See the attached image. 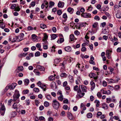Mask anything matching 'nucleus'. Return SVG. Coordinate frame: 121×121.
<instances>
[{
	"mask_svg": "<svg viewBox=\"0 0 121 121\" xmlns=\"http://www.w3.org/2000/svg\"><path fill=\"white\" fill-rule=\"evenodd\" d=\"M52 106L55 109H57L60 106V104L56 99H55L53 101L52 103Z\"/></svg>",
	"mask_w": 121,
	"mask_h": 121,
	"instance_id": "obj_1",
	"label": "nucleus"
},
{
	"mask_svg": "<svg viewBox=\"0 0 121 121\" xmlns=\"http://www.w3.org/2000/svg\"><path fill=\"white\" fill-rule=\"evenodd\" d=\"M20 96V95L19 94V92L17 90H15V93L13 96V100L16 101L17 99H18Z\"/></svg>",
	"mask_w": 121,
	"mask_h": 121,
	"instance_id": "obj_2",
	"label": "nucleus"
},
{
	"mask_svg": "<svg viewBox=\"0 0 121 121\" xmlns=\"http://www.w3.org/2000/svg\"><path fill=\"white\" fill-rule=\"evenodd\" d=\"M87 25L86 23L81 22L78 23H77L76 26V28H78L79 29L81 28V27L85 26H86V24Z\"/></svg>",
	"mask_w": 121,
	"mask_h": 121,
	"instance_id": "obj_3",
	"label": "nucleus"
},
{
	"mask_svg": "<svg viewBox=\"0 0 121 121\" xmlns=\"http://www.w3.org/2000/svg\"><path fill=\"white\" fill-rule=\"evenodd\" d=\"M81 16L84 18H90L91 17V14L89 13H84L81 14Z\"/></svg>",
	"mask_w": 121,
	"mask_h": 121,
	"instance_id": "obj_4",
	"label": "nucleus"
},
{
	"mask_svg": "<svg viewBox=\"0 0 121 121\" xmlns=\"http://www.w3.org/2000/svg\"><path fill=\"white\" fill-rule=\"evenodd\" d=\"M100 91L103 93V94H105L108 95L111 94V92L109 90H108L107 91H105L104 90L102 89Z\"/></svg>",
	"mask_w": 121,
	"mask_h": 121,
	"instance_id": "obj_5",
	"label": "nucleus"
},
{
	"mask_svg": "<svg viewBox=\"0 0 121 121\" xmlns=\"http://www.w3.org/2000/svg\"><path fill=\"white\" fill-rule=\"evenodd\" d=\"M36 68L41 71H44L45 68L43 66H42L39 65H37L36 66Z\"/></svg>",
	"mask_w": 121,
	"mask_h": 121,
	"instance_id": "obj_6",
	"label": "nucleus"
},
{
	"mask_svg": "<svg viewBox=\"0 0 121 121\" xmlns=\"http://www.w3.org/2000/svg\"><path fill=\"white\" fill-rule=\"evenodd\" d=\"M67 116L71 120H73L74 118L71 113L69 112H68Z\"/></svg>",
	"mask_w": 121,
	"mask_h": 121,
	"instance_id": "obj_7",
	"label": "nucleus"
},
{
	"mask_svg": "<svg viewBox=\"0 0 121 121\" xmlns=\"http://www.w3.org/2000/svg\"><path fill=\"white\" fill-rule=\"evenodd\" d=\"M89 76L91 78H93L95 79L96 80L97 78V76H95V74L93 73H91L89 75Z\"/></svg>",
	"mask_w": 121,
	"mask_h": 121,
	"instance_id": "obj_8",
	"label": "nucleus"
},
{
	"mask_svg": "<svg viewBox=\"0 0 121 121\" xmlns=\"http://www.w3.org/2000/svg\"><path fill=\"white\" fill-rule=\"evenodd\" d=\"M48 38V36L46 33H44V37L43 38V42H44L45 43H46L47 42L46 40Z\"/></svg>",
	"mask_w": 121,
	"mask_h": 121,
	"instance_id": "obj_9",
	"label": "nucleus"
},
{
	"mask_svg": "<svg viewBox=\"0 0 121 121\" xmlns=\"http://www.w3.org/2000/svg\"><path fill=\"white\" fill-rule=\"evenodd\" d=\"M91 85V90H93L95 87V84L94 82L91 81L90 83Z\"/></svg>",
	"mask_w": 121,
	"mask_h": 121,
	"instance_id": "obj_10",
	"label": "nucleus"
},
{
	"mask_svg": "<svg viewBox=\"0 0 121 121\" xmlns=\"http://www.w3.org/2000/svg\"><path fill=\"white\" fill-rule=\"evenodd\" d=\"M94 58L92 56H91V60L89 61V63L91 64H92L93 65H95V63L94 61H93L94 60Z\"/></svg>",
	"mask_w": 121,
	"mask_h": 121,
	"instance_id": "obj_11",
	"label": "nucleus"
},
{
	"mask_svg": "<svg viewBox=\"0 0 121 121\" xmlns=\"http://www.w3.org/2000/svg\"><path fill=\"white\" fill-rule=\"evenodd\" d=\"M17 85L16 83H13L11 85L9 86L10 89H13L15 88Z\"/></svg>",
	"mask_w": 121,
	"mask_h": 121,
	"instance_id": "obj_12",
	"label": "nucleus"
},
{
	"mask_svg": "<svg viewBox=\"0 0 121 121\" xmlns=\"http://www.w3.org/2000/svg\"><path fill=\"white\" fill-rule=\"evenodd\" d=\"M106 55L108 59L111 58V54L109 53V51L107 50L106 51Z\"/></svg>",
	"mask_w": 121,
	"mask_h": 121,
	"instance_id": "obj_13",
	"label": "nucleus"
},
{
	"mask_svg": "<svg viewBox=\"0 0 121 121\" xmlns=\"http://www.w3.org/2000/svg\"><path fill=\"white\" fill-rule=\"evenodd\" d=\"M102 108L105 109H107L108 108V105L105 103H103L102 105Z\"/></svg>",
	"mask_w": 121,
	"mask_h": 121,
	"instance_id": "obj_14",
	"label": "nucleus"
},
{
	"mask_svg": "<svg viewBox=\"0 0 121 121\" xmlns=\"http://www.w3.org/2000/svg\"><path fill=\"white\" fill-rule=\"evenodd\" d=\"M23 33H22L20 34V35L18 37V39H17V41H20L23 39Z\"/></svg>",
	"mask_w": 121,
	"mask_h": 121,
	"instance_id": "obj_15",
	"label": "nucleus"
},
{
	"mask_svg": "<svg viewBox=\"0 0 121 121\" xmlns=\"http://www.w3.org/2000/svg\"><path fill=\"white\" fill-rule=\"evenodd\" d=\"M24 85L26 86L28 85L29 82V80L27 79H26L24 80Z\"/></svg>",
	"mask_w": 121,
	"mask_h": 121,
	"instance_id": "obj_16",
	"label": "nucleus"
},
{
	"mask_svg": "<svg viewBox=\"0 0 121 121\" xmlns=\"http://www.w3.org/2000/svg\"><path fill=\"white\" fill-rule=\"evenodd\" d=\"M81 87L83 92H86V88L85 86L84 85H82L81 86Z\"/></svg>",
	"mask_w": 121,
	"mask_h": 121,
	"instance_id": "obj_17",
	"label": "nucleus"
},
{
	"mask_svg": "<svg viewBox=\"0 0 121 121\" xmlns=\"http://www.w3.org/2000/svg\"><path fill=\"white\" fill-rule=\"evenodd\" d=\"M42 89H43L44 91H45L46 89V86L44 84H42L41 86H39Z\"/></svg>",
	"mask_w": 121,
	"mask_h": 121,
	"instance_id": "obj_18",
	"label": "nucleus"
},
{
	"mask_svg": "<svg viewBox=\"0 0 121 121\" xmlns=\"http://www.w3.org/2000/svg\"><path fill=\"white\" fill-rule=\"evenodd\" d=\"M71 49V48L69 46H67L65 47V50L66 51L70 52Z\"/></svg>",
	"mask_w": 121,
	"mask_h": 121,
	"instance_id": "obj_19",
	"label": "nucleus"
},
{
	"mask_svg": "<svg viewBox=\"0 0 121 121\" xmlns=\"http://www.w3.org/2000/svg\"><path fill=\"white\" fill-rule=\"evenodd\" d=\"M69 81L71 82H74V79L72 76L69 75Z\"/></svg>",
	"mask_w": 121,
	"mask_h": 121,
	"instance_id": "obj_20",
	"label": "nucleus"
},
{
	"mask_svg": "<svg viewBox=\"0 0 121 121\" xmlns=\"http://www.w3.org/2000/svg\"><path fill=\"white\" fill-rule=\"evenodd\" d=\"M58 6L59 8H62L64 7V5L62 4L61 2L59 1L58 4Z\"/></svg>",
	"mask_w": 121,
	"mask_h": 121,
	"instance_id": "obj_21",
	"label": "nucleus"
},
{
	"mask_svg": "<svg viewBox=\"0 0 121 121\" xmlns=\"http://www.w3.org/2000/svg\"><path fill=\"white\" fill-rule=\"evenodd\" d=\"M49 7L50 8H52V6L54 5L55 3L53 2L50 1L49 2Z\"/></svg>",
	"mask_w": 121,
	"mask_h": 121,
	"instance_id": "obj_22",
	"label": "nucleus"
},
{
	"mask_svg": "<svg viewBox=\"0 0 121 121\" xmlns=\"http://www.w3.org/2000/svg\"><path fill=\"white\" fill-rule=\"evenodd\" d=\"M70 41H73L74 40L75 37L73 35H70Z\"/></svg>",
	"mask_w": 121,
	"mask_h": 121,
	"instance_id": "obj_23",
	"label": "nucleus"
},
{
	"mask_svg": "<svg viewBox=\"0 0 121 121\" xmlns=\"http://www.w3.org/2000/svg\"><path fill=\"white\" fill-rule=\"evenodd\" d=\"M94 102L95 103H96V106L97 107H98L99 106V100H96L94 101Z\"/></svg>",
	"mask_w": 121,
	"mask_h": 121,
	"instance_id": "obj_24",
	"label": "nucleus"
},
{
	"mask_svg": "<svg viewBox=\"0 0 121 121\" xmlns=\"http://www.w3.org/2000/svg\"><path fill=\"white\" fill-rule=\"evenodd\" d=\"M73 9L71 7L68 8L67 9L68 11L70 13H72L73 12Z\"/></svg>",
	"mask_w": 121,
	"mask_h": 121,
	"instance_id": "obj_25",
	"label": "nucleus"
},
{
	"mask_svg": "<svg viewBox=\"0 0 121 121\" xmlns=\"http://www.w3.org/2000/svg\"><path fill=\"white\" fill-rule=\"evenodd\" d=\"M60 60L59 58H56L54 60V63L56 64H58L60 61Z\"/></svg>",
	"mask_w": 121,
	"mask_h": 121,
	"instance_id": "obj_26",
	"label": "nucleus"
},
{
	"mask_svg": "<svg viewBox=\"0 0 121 121\" xmlns=\"http://www.w3.org/2000/svg\"><path fill=\"white\" fill-rule=\"evenodd\" d=\"M64 41V40L63 38H61L59 40H58L57 42L58 43H60L63 42Z\"/></svg>",
	"mask_w": 121,
	"mask_h": 121,
	"instance_id": "obj_27",
	"label": "nucleus"
},
{
	"mask_svg": "<svg viewBox=\"0 0 121 121\" xmlns=\"http://www.w3.org/2000/svg\"><path fill=\"white\" fill-rule=\"evenodd\" d=\"M77 93L78 94H81L82 96H84L85 95V93L83 92H82V91L80 89H79L77 91Z\"/></svg>",
	"mask_w": 121,
	"mask_h": 121,
	"instance_id": "obj_28",
	"label": "nucleus"
},
{
	"mask_svg": "<svg viewBox=\"0 0 121 121\" xmlns=\"http://www.w3.org/2000/svg\"><path fill=\"white\" fill-rule=\"evenodd\" d=\"M116 16L117 18H121V13H117L116 14Z\"/></svg>",
	"mask_w": 121,
	"mask_h": 121,
	"instance_id": "obj_29",
	"label": "nucleus"
},
{
	"mask_svg": "<svg viewBox=\"0 0 121 121\" xmlns=\"http://www.w3.org/2000/svg\"><path fill=\"white\" fill-rule=\"evenodd\" d=\"M87 116L88 118H91L92 117V114L91 113H89L87 114Z\"/></svg>",
	"mask_w": 121,
	"mask_h": 121,
	"instance_id": "obj_30",
	"label": "nucleus"
},
{
	"mask_svg": "<svg viewBox=\"0 0 121 121\" xmlns=\"http://www.w3.org/2000/svg\"><path fill=\"white\" fill-rule=\"evenodd\" d=\"M63 99V95L59 96L58 97V99L60 101H62Z\"/></svg>",
	"mask_w": 121,
	"mask_h": 121,
	"instance_id": "obj_31",
	"label": "nucleus"
},
{
	"mask_svg": "<svg viewBox=\"0 0 121 121\" xmlns=\"http://www.w3.org/2000/svg\"><path fill=\"white\" fill-rule=\"evenodd\" d=\"M37 70L36 69H35L34 70V72L36 73L37 75H40L39 72L37 71Z\"/></svg>",
	"mask_w": 121,
	"mask_h": 121,
	"instance_id": "obj_32",
	"label": "nucleus"
},
{
	"mask_svg": "<svg viewBox=\"0 0 121 121\" xmlns=\"http://www.w3.org/2000/svg\"><path fill=\"white\" fill-rule=\"evenodd\" d=\"M40 27L41 28H42L43 29H44L46 27V25L43 24H40Z\"/></svg>",
	"mask_w": 121,
	"mask_h": 121,
	"instance_id": "obj_33",
	"label": "nucleus"
},
{
	"mask_svg": "<svg viewBox=\"0 0 121 121\" xmlns=\"http://www.w3.org/2000/svg\"><path fill=\"white\" fill-rule=\"evenodd\" d=\"M49 80L50 81H53L55 79V77L53 76H51L49 78Z\"/></svg>",
	"mask_w": 121,
	"mask_h": 121,
	"instance_id": "obj_34",
	"label": "nucleus"
},
{
	"mask_svg": "<svg viewBox=\"0 0 121 121\" xmlns=\"http://www.w3.org/2000/svg\"><path fill=\"white\" fill-rule=\"evenodd\" d=\"M57 95H59L60 96L63 95L62 91L60 90L58 91H57Z\"/></svg>",
	"mask_w": 121,
	"mask_h": 121,
	"instance_id": "obj_35",
	"label": "nucleus"
},
{
	"mask_svg": "<svg viewBox=\"0 0 121 121\" xmlns=\"http://www.w3.org/2000/svg\"><path fill=\"white\" fill-rule=\"evenodd\" d=\"M33 91L35 92H39V90L38 88L35 87L33 89Z\"/></svg>",
	"mask_w": 121,
	"mask_h": 121,
	"instance_id": "obj_36",
	"label": "nucleus"
},
{
	"mask_svg": "<svg viewBox=\"0 0 121 121\" xmlns=\"http://www.w3.org/2000/svg\"><path fill=\"white\" fill-rule=\"evenodd\" d=\"M44 105L45 107H47L49 106V104L48 102L45 101L44 103Z\"/></svg>",
	"mask_w": 121,
	"mask_h": 121,
	"instance_id": "obj_37",
	"label": "nucleus"
},
{
	"mask_svg": "<svg viewBox=\"0 0 121 121\" xmlns=\"http://www.w3.org/2000/svg\"><path fill=\"white\" fill-rule=\"evenodd\" d=\"M17 115V113L15 112H13L11 113L12 116L13 117Z\"/></svg>",
	"mask_w": 121,
	"mask_h": 121,
	"instance_id": "obj_38",
	"label": "nucleus"
},
{
	"mask_svg": "<svg viewBox=\"0 0 121 121\" xmlns=\"http://www.w3.org/2000/svg\"><path fill=\"white\" fill-rule=\"evenodd\" d=\"M62 12L61 10H58L57 11V14L59 15H60L62 14Z\"/></svg>",
	"mask_w": 121,
	"mask_h": 121,
	"instance_id": "obj_39",
	"label": "nucleus"
},
{
	"mask_svg": "<svg viewBox=\"0 0 121 121\" xmlns=\"http://www.w3.org/2000/svg\"><path fill=\"white\" fill-rule=\"evenodd\" d=\"M94 19L97 21H99L100 19L99 17L98 16H95L94 17Z\"/></svg>",
	"mask_w": 121,
	"mask_h": 121,
	"instance_id": "obj_40",
	"label": "nucleus"
},
{
	"mask_svg": "<svg viewBox=\"0 0 121 121\" xmlns=\"http://www.w3.org/2000/svg\"><path fill=\"white\" fill-rule=\"evenodd\" d=\"M106 102L108 103H109L112 101L111 99L110 98H106Z\"/></svg>",
	"mask_w": 121,
	"mask_h": 121,
	"instance_id": "obj_41",
	"label": "nucleus"
},
{
	"mask_svg": "<svg viewBox=\"0 0 121 121\" xmlns=\"http://www.w3.org/2000/svg\"><path fill=\"white\" fill-rule=\"evenodd\" d=\"M56 35L55 34H53L51 36L52 39H55L56 37Z\"/></svg>",
	"mask_w": 121,
	"mask_h": 121,
	"instance_id": "obj_42",
	"label": "nucleus"
},
{
	"mask_svg": "<svg viewBox=\"0 0 121 121\" xmlns=\"http://www.w3.org/2000/svg\"><path fill=\"white\" fill-rule=\"evenodd\" d=\"M46 97L48 100H51L52 99L51 96L50 95H48L46 96Z\"/></svg>",
	"mask_w": 121,
	"mask_h": 121,
	"instance_id": "obj_43",
	"label": "nucleus"
},
{
	"mask_svg": "<svg viewBox=\"0 0 121 121\" xmlns=\"http://www.w3.org/2000/svg\"><path fill=\"white\" fill-rule=\"evenodd\" d=\"M40 52L39 51H37L35 53V56H40Z\"/></svg>",
	"mask_w": 121,
	"mask_h": 121,
	"instance_id": "obj_44",
	"label": "nucleus"
},
{
	"mask_svg": "<svg viewBox=\"0 0 121 121\" xmlns=\"http://www.w3.org/2000/svg\"><path fill=\"white\" fill-rule=\"evenodd\" d=\"M109 82L111 83H114L116 82V81L112 79H110L109 80Z\"/></svg>",
	"mask_w": 121,
	"mask_h": 121,
	"instance_id": "obj_45",
	"label": "nucleus"
},
{
	"mask_svg": "<svg viewBox=\"0 0 121 121\" xmlns=\"http://www.w3.org/2000/svg\"><path fill=\"white\" fill-rule=\"evenodd\" d=\"M3 22H0V23L1 24L0 25V27L2 29H4L5 27V26L4 25L3 26Z\"/></svg>",
	"mask_w": 121,
	"mask_h": 121,
	"instance_id": "obj_46",
	"label": "nucleus"
},
{
	"mask_svg": "<svg viewBox=\"0 0 121 121\" xmlns=\"http://www.w3.org/2000/svg\"><path fill=\"white\" fill-rule=\"evenodd\" d=\"M16 7V5L15 4H12L10 7V9H15V8Z\"/></svg>",
	"mask_w": 121,
	"mask_h": 121,
	"instance_id": "obj_47",
	"label": "nucleus"
},
{
	"mask_svg": "<svg viewBox=\"0 0 121 121\" xmlns=\"http://www.w3.org/2000/svg\"><path fill=\"white\" fill-rule=\"evenodd\" d=\"M97 96L99 98H101L102 97V95L99 92H98L97 93Z\"/></svg>",
	"mask_w": 121,
	"mask_h": 121,
	"instance_id": "obj_48",
	"label": "nucleus"
},
{
	"mask_svg": "<svg viewBox=\"0 0 121 121\" xmlns=\"http://www.w3.org/2000/svg\"><path fill=\"white\" fill-rule=\"evenodd\" d=\"M48 19L50 20H52L54 19V17H51L50 15L48 16Z\"/></svg>",
	"mask_w": 121,
	"mask_h": 121,
	"instance_id": "obj_49",
	"label": "nucleus"
},
{
	"mask_svg": "<svg viewBox=\"0 0 121 121\" xmlns=\"http://www.w3.org/2000/svg\"><path fill=\"white\" fill-rule=\"evenodd\" d=\"M35 101L36 105L37 106H38V104L40 102L38 100H35Z\"/></svg>",
	"mask_w": 121,
	"mask_h": 121,
	"instance_id": "obj_50",
	"label": "nucleus"
},
{
	"mask_svg": "<svg viewBox=\"0 0 121 121\" xmlns=\"http://www.w3.org/2000/svg\"><path fill=\"white\" fill-rule=\"evenodd\" d=\"M102 84L105 87L107 86V83L105 81H103V82Z\"/></svg>",
	"mask_w": 121,
	"mask_h": 121,
	"instance_id": "obj_51",
	"label": "nucleus"
},
{
	"mask_svg": "<svg viewBox=\"0 0 121 121\" xmlns=\"http://www.w3.org/2000/svg\"><path fill=\"white\" fill-rule=\"evenodd\" d=\"M86 48L85 47H82L81 49V51L83 52H84L86 51Z\"/></svg>",
	"mask_w": 121,
	"mask_h": 121,
	"instance_id": "obj_52",
	"label": "nucleus"
},
{
	"mask_svg": "<svg viewBox=\"0 0 121 121\" xmlns=\"http://www.w3.org/2000/svg\"><path fill=\"white\" fill-rule=\"evenodd\" d=\"M102 114V113L100 112H98L97 114V117H99V116L101 115Z\"/></svg>",
	"mask_w": 121,
	"mask_h": 121,
	"instance_id": "obj_53",
	"label": "nucleus"
},
{
	"mask_svg": "<svg viewBox=\"0 0 121 121\" xmlns=\"http://www.w3.org/2000/svg\"><path fill=\"white\" fill-rule=\"evenodd\" d=\"M93 7L91 6V5H90L88 7L87 9V10H89V11H91Z\"/></svg>",
	"mask_w": 121,
	"mask_h": 121,
	"instance_id": "obj_54",
	"label": "nucleus"
},
{
	"mask_svg": "<svg viewBox=\"0 0 121 121\" xmlns=\"http://www.w3.org/2000/svg\"><path fill=\"white\" fill-rule=\"evenodd\" d=\"M25 103L26 105H29L30 103V101L28 99L26 100L25 101Z\"/></svg>",
	"mask_w": 121,
	"mask_h": 121,
	"instance_id": "obj_55",
	"label": "nucleus"
},
{
	"mask_svg": "<svg viewBox=\"0 0 121 121\" xmlns=\"http://www.w3.org/2000/svg\"><path fill=\"white\" fill-rule=\"evenodd\" d=\"M29 92V90L28 89L23 91V93L24 94H27Z\"/></svg>",
	"mask_w": 121,
	"mask_h": 121,
	"instance_id": "obj_56",
	"label": "nucleus"
},
{
	"mask_svg": "<svg viewBox=\"0 0 121 121\" xmlns=\"http://www.w3.org/2000/svg\"><path fill=\"white\" fill-rule=\"evenodd\" d=\"M9 89H10V88L9 86H7L5 88L4 90V91L5 92H6Z\"/></svg>",
	"mask_w": 121,
	"mask_h": 121,
	"instance_id": "obj_57",
	"label": "nucleus"
},
{
	"mask_svg": "<svg viewBox=\"0 0 121 121\" xmlns=\"http://www.w3.org/2000/svg\"><path fill=\"white\" fill-rule=\"evenodd\" d=\"M43 48L44 49H47L48 48V46L47 45H44V43H43Z\"/></svg>",
	"mask_w": 121,
	"mask_h": 121,
	"instance_id": "obj_58",
	"label": "nucleus"
},
{
	"mask_svg": "<svg viewBox=\"0 0 121 121\" xmlns=\"http://www.w3.org/2000/svg\"><path fill=\"white\" fill-rule=\"evenodd\" d=\"M94 97L92 95L90 97V99L91 101H92L94 99Z\"/></svg>",
	"mask_w": 121,
	"mask_h": 121,
	"instance_id": "obj_59",
	"label": "nucleus"
},
{
	"mask_svg": "<svg viewBox=\"0 0 121 121\" xmlns=\"http://www.w3.org/2000/svg\"><path fill=\"white\" fill-rule=\"evenodd\" d=\"M35 5V2H32L31 3V5L32 7H34Z\"/></svg>",
	"mask_w": 121,
	"mask_h": 121,
	"instance_id": "obj_60",
	"label": "nucleus"
},
{
	"mask_svg": "<svg viewBox=\"0 0 121 121\" xmlns=\"http://www.w3.org/2000/svg\"><path fill=\"white\" fill-rule=\"evenodd\" d=\"M63 18L66 19L67 17L66 14V13H64L63 15Z\"/></svg>",
	"mask_w": 121,
	"mask_h": 121,
	"instance_id": "obj_61",
	"label": "nucleus"
},
{
	"mask_svg": "<svg viewBox=\"0 0 121 121\" xmlns=\"http://www.w3.org/2000/svg\"><path fill=\"white\" fill-rule=\"evenodd\" d=\"M0 111H5V108L4 106H2L0 109Z\"/></svg>",
	"mask_w": 121,
	"mask_h": 121,
	"instance_id": "obj_62",
	"label": "nucleus"
},
{
	"mask_svg": "<svg viewBox=\"0 0 121 121\" xmlns=\"http://www.w3.org/2000/svg\"><path fill=\"white\" fill-rule=\"evenodd\" d=\"M78 89V86L77 85H76L74 87V90L75 91H77Z\"/></svg>",
	"mask_w": 121,
	"mask_h": 121,
	"instance_id": "obj_63",
	"label": "nucleus"
},
{
	"mask_svg": "<svg viewBox=\"0 0 121 121\" xmlns=\"http://www.w3.org/2000/svg\"><path fill=\"white\" fill-rule=\"evenodd\" d=\"M98 24L97 23H95L92 25V26L93 28H95L97 26V25Z\"/></svg>",
	"mask_w": 121,
	"mask_h": 121,
	"instance_id": "obj_64",
	"label": "nucleus"
}]
</instances>
